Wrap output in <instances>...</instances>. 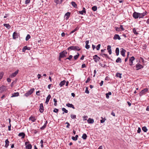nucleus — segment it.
Segmentation results:
<instances>
[{
	"mask_svg": "<svg viewBox=\"0 0 149 149\" xmlns=\"http://www.w3.org/2000/svg\"><path fill=\"white\" fill-rule=\"evenodd\" d=\"M68 50L70 51L71 50L74 51H79L81 50L80 47L77 46H71L68 47L67 49Z\"/></svg>",
	"mask_w": 149,
	"mask_h": 149,
	"instance_id": "obj_1",
	"label": "nucleus"
},
{
	"mask_svg": "<svg viewBox=\"0 0 149 149\" xmlns=\"http://www.w3.org/2000/svg\"><path fill=\"white\" fill-rule=\"evenodd\" d=\"M34 90V88L31 89L30 90L28 91L27 93L24 94V95L26 97H28L32 93Z\"/></svg>",
	"mask_w": 149,
	"mask_h": 149,
	"instance_id": "obj_2",
	"label": "nucleus"
},
{
	"mask_svg": "<svg viewBox=\"0 0 149 149\" xmlns=\"http://www.w3.org/2000/svg\"><path fill=\"white\" fill-rule=\"evenodd\" d=\"M67 53L66 50H64L63 51L59 53V55L60 57L64 58L66 57V54Z\"/></svg>",
	"mask_w": 149,
	"mask_h": 149,
	"instance_id": "obj_3",
	"label": "nucleus"
},
{
	"mask_svg": "<svg viewBox=\"0 0 149 149\" xmlns=\"http://www.w3.org/2000/svg\"><path fill=\"white\" fill-rule=\"evenodd\" d=\"M148 89L147 88H145L141 91L139 94L140 96L146 94V93L148 91Z\"/></svg>",
	"mask_w": 149,
	"mask_h": 149,
	"instance_id": "obj_4",
	"label": "nucleus"
},
{
	"mask_svg": "<svg viewBox=\"0 0 149 149\" xmlns=\"http://www.w3.org/2000/svg\"><path fill=\"white\" fill-rule=\"evenodd\" d=\"M19 71V70H17L16 71H15V72L12 73L10 76L9 77L10 78H13L15 77L17 75V74H18Z\"/></svg>",
	"mask_w": 149,
	"mask_h": 149,
	"instance_id": "obj_5",
	"label": "nucleus"
},
{
	"mask_svg": "<svg viewBox=\"0 0 149 149\" xmlns=\"http://www.w3.org/2000/svg\"><path fill=\"white\" fill-rule=\"evenodd\" d=\"M148 14V13L146 11H145L143 13H139V18H142L146 15H147Z\"/></svg>",
	"mask_w": 149,
	"mask_h": 149,
	"instance_id": "obj_6",
	"label": "nucleus"
},
{
	"mask_svg": "<svg viewBox=\"0 0 149 149\" xmlns=\"http://www.w3.org/2000/svg\"><path fill=\"white\" fill-rule=\"evenodd\" d=\"M133 16L135 19L138 18L139 17V13L136 12H134L133 14Z\"/></svg>",
	"mask_w": 149,
	"mask_h": 149,
	"instance_id": "obj_7",
	"label": "nucleus"
},
{
	"mask_svg": "<svg viewBox=\"0 0 149 149\" xmlns=\"http://www.w3.org/2000/svg\"><path fill=\"white\" fill-rule=\"evenodd\" d=\"M136 70H138L140 69L143 68V66L140 64L138 63L136 65Z\"/></svg>",
	"mask_w": 149,
	"mask_h": 149,
	"instance_id": "obj_8",
	"label": "nucleus"
},
{
	"mask_svg": "<svg viewBox=\"0 0 149 149\" xmlns=\"http://www.w3.org/2000/svg\"><path fill=\"white\" fill-rule=\"evenodd\" d=\"M135 60V58L132 56L130 57L129 59V64L130 65H132L133 64V61Z\"/></svg>",
	"mask_w": 149,
	"mask_h": 149,
	"instance_id": "obj_9",
	"label": "nucleus"
},
{
	"mask_svg": "<svg viewBox=\"0 0 149 149\" xmlns=\"http://www.w3.org/2000/svg\"><path fill=\"white\" fill-rule=\"evenodd\" d=\"M39 111L41 113H42L44 111V107L42 103H41L40 105Z\"/></svg>",
	"mask_w": 149,
	"mask_h": 149,
	"instance_id": "obj_10",
	"label": "nucleus"
},
{
	"mask_svg": "<svg viewBox=\"0 0 149 149\" xmlns=\"http://www.w3.org/2000/svg\"><path fill=\"white\" fill-rule=\"evenodd\" d=\"M64 0H54V2L56 4H61Z\"/></svg>",
	"mask_w": 149,
	"mask_h": 149,
	"instance_id": "obj_11",
	"label": "nucleus"
},
{
	"mask_svg": "<svg viewBox=\"0 0 149 149\" xmlns=\"http://www.w3.org/2000/svg\"><path fill=\"white\" fill-rule=\"evenodd\" d=\"M120 54L121 55L124 57L125 56V52H126V50L123 48H121V49H120Z\"/></svg>",
	"mask_w": 149,
	"mask_h": 149,
	"instance_id": "obj_12",
	"label": "nucleus"
},
{
	"mask_svg": "<svg viewBox=\"0 0 149 149\" xmlns=\"http://www.w3.org/2000/svg\"><path fill=\"white\" fill-rule=\"evenodd\" d=\"M113 39L114 40L118 39V40H120L121 38L118 35L116 34L114 35Z\"/></svg>",
	"mask_w": 149,
	"mask_h": 149,
	"instance_id": "obj_13",
	"label": "nucleus"
},
{
	"mask_svg": "<svg viewBox=\"0 0 149 149\" xmlns=\"http://www.w3.org/2000/svg\"><path fill=\"white\" fill-rule=\"evenodd\" d=\"M13 38L14 39H15L18 38V35L17 33L15 32L13 33Z\"/></svg>",
	"mask_w": 149,
	"mask_h": 149,
	"instance_id": "obj_14",
	"label": "nucleus"
},
{
	"mask_svg": "<svg viewBox=\"0 0 149 149\" xmlns=\"http://www.w3.org/2000/svg\"><path fill=\"white\" fill-rule=\"evenodd\" d=\"M89 42V40H86L85 41V43L86 44V45L85 46V47L87 49H89L90 47V46L89 45H88V44Z\"/></svg>",
	"mask_w": 149,
	"mask_h": 149,
	"instance_id": "obj_15",
	"label": "nucleus"
},
{
	"mask_svg": "<svg viewBox=\"0 0 149 149\" xmlns=\"http://www.w3.org/2000/svg\"><path fill=\"white\" fill-rule=\"evenodd\" d=\"M51 96L50 95H49L47 96L45 101V103L46 104H47L49 102V101L51 98Z\"/></svg>",
	"mask_w": 149,
	"mask_h": 149,
	"instance_id": "obj_16",
	"label": "nucleus"
},
{
	"mask_svg": "<svg viewBox=\"0 0 149 149\" xmlns=\"http://www.w3.org/2000/svg\"><path fill=\"white\" fill-rule=\"evenodd\" d=\"M79 13L80 14L83 15V14H86V12L85 10V9L84 8H83V10L81 11H79Z\"/></svg>",
	"mask_w": 149,
	"mask_h": 149,
	"instance_id": "obj_17",
	"label": "nucleus"
},
{
	"mask_svg": "<svg viewBox=\"0 0 149 149\" xmlns=\"http://www.w3.org/2000/svg\"><path fill=\"white\" fill-rule=\"evenodd\" d=\"M5 145L4 147L6 148H7L8 146H9V142L8 141V139H7L5 140Z\"/></svg>",
	"mask_w": 149,
	"mask_h": 149,
	"instance_id": "obj_18",
	"label": "nucleus"
},
{
	"mask_svg": "<svg viewBox=\"0 0 149 149\" xmlns=\"http://www.w3.org/2000/svg\"><path fill=\"white\" fill-rule=\"evenodd\" d=\"M107 49L108 50V52L110 54H111V46L109 45L107 46Z\"/></svg>",
	"mask_w": 149,
	"mask_h": 149,
	"instance_id": "obj_19",
	"label": "nucleus"
},
{
	"mask_svg": "<svg viewBox=\"0 0 149 149\" xmlns=\"http://www.w3.org/2000/svg\"><path fill=\"white\" fill-rule=\"evenodd\" d=\"M87 122L88 123L92 124L94 122V120L91 118H89L87 120Z\"/></svg>",
	"mask_w": 149,
	"mask_h": 149,
	"instance_id": "obj_20",
	"label": "nucleus"
},
{
	"mask_svg": "<svg viewBox=\"0 0 149 149\" xmlns=\"http://www.w3.org/2000/svg\"><path fill=\"white\" fill-rule=\"evenodd\" d=\"M19 93L18 92L12 94V95L11 96V97H17L19 96Z\"/></svg>",
	"mask_w": 149,
	"mask_h": 149,
	"instance_id": "obj_21",
	"label": "nucleus"
},
{
	"mask_svg": "<svg viewBox=\"0 0 149 149\" xmlns=\"http://www.w3.org/2000/svg\"><path fill=\"white\" fill-rule=\"evenodd\" d=\"M66 105L68 107L72 108L73 109H75V108H74V105L72 104L68 103L67 104H66Z\"/></svg>",
	"mask_w": 149,
	"mask_h": 149,
	"instance_id": "obj_22",
	"label": "nucleus"
},
{
	"mask_svg": "<svg viewBox=\"0 0 149 149\" xmlns=\"http://www.w3.org/2000/svg\"><path fill=\"white\" fill-rule=\"evenodd\" d=\"M30 49V48L29 47H27L26 46H25L22 49V51L23 52H25L26 50H29Z\"/></svg>",
	"mask_w": 149,
	"mask_h": 149,
	"instance_id": "obj_23",
	"label": "nucleus"
},
{
	"mask_svg": "<svg viewBox=\"0 0 149 149\" xmlns=\"http://www.w3.org/2000/svg\"><path fill=\"white\" fill-rule=\"evenodd\" d=\"M70 13L69 12H67L65 13V18L67 20L68 19L70 15Z\"/></svg>",
	"mask_w": 149,
	"mask_h": 149,
	"instance_id": "obj_24",
	"label": "nucleus"
},
{
	"mask_svg": "<svg viewBox=\"0 0 149 149\" xmlns=\"http://www.w3.org/2000/svg\"><path fill=\"white\" fill-rule=\"evenodd\" d=\"M6 87L5 86H2L0 87V90L3 91L6 90Z\"/></svg>",
	"mask_w": 149,
	"mask_h": 149,
	"instance_id": "obj_25",
	"label": "nucleus"
},
{
	"mask_svg": "<svg viewBox=\"0 0 149 149\" xmlns=\"http://www.w3.org/2000/svg\"><path fill=\"white\" fill-rule=\"evenodd\" d=\"M18 136H22V139H23L24 138L25 134L23 132H21L19 133L18 134Z\"/></svg>",
	"mask_w": 149,
	"mask_h": 149,
	"instance_id": "obj_26",
	"label": "nucleus"
},
{
	"mask_svg": "<svg viewBox=\"0 0 149 149\" xmlns=\"http://www.w3.org/2000/svg\"><path fill=\"white\" fill-rule=\"evenodd\" d=\"M72 6L75 8H77V4L74 1H72L71 2Z\"/></svg>",
	"mask_w": 149,
	"mask_h": 149,
	"instance_id": "obj_27",
	"label": "nucleus"
},
{
	"mask_svg": "<svg viewBox=\"0 0 149 149\" xmlns=\"http://www.w3.org/2000/svg\"><path fill=\"white\" fill-rule=\"evenodd\" d=\"M3 26L8 29H9L11 27V26L9 24H4Z\"/></svg>",
	"mask_w": 149,
	"mask_h": 149,
	"instance_id": "obj_28",
	"label": "nucleus"
},
{
	"mask_svg": "<svg viewBox=\"0 0 149 149\" xmlns=\"http://www.w3.org/2000/svg\"><path fill=\"white\" fill-rule=\"evenodd\" d=\"M65 82L66 81L65 80H63V81H61L59 84V86L61 87L65 84Z\"/></svg>",
	"mask_w": 149,
	"mask_h": 149,
	"instance_id": "obj_29",
	"label": "nucleus"
},
{
	"mask_svg": "<svg viewBox=\"0 0 149 149\" xmlns=\"http://www.w3.org/2000/svg\"><path fill=\"white\" fill-rule=\"evenodd\" d=\"M115 52L116 56H118L119 54V50L118 48H116L115 50Z\"/></svg>",
	"mask_w": 149,
	"mask_h": 149,
	"instance_id": "obj_30",
	"label": "nucleus"
},
{
	"mask_svg": "<svg viewBox=\"0 0 149 149\" xmlns=\"http://www.w3.org/2000/svg\"><path fill=\"white\" fill-rule=\"evenodd\" d=\"M29 119L32 121L33 122H34L36 120V119L35 118V117L33 116H31L29 118Z\"/></svg>",
	"mask_w": 149,
	"mask_h": 149,
	"instance_id": "obj_31",
	"label": "nucleus"
},
{
	"mask_svg": "<svg viewBox=\"0 0 149 149\" xmlns=\"http://www.w3.org/2000/svg\"><path fill=\"white\" fill-rule=\"evenodd\" d=\"M122 74L118 72H117L116 74V76L117 77H118L120 78H122L121 76Z\"/></svg>",
	"mask_w": 149,
	"mask_h": 149,
	"instance_id": "obj_32",
	"label": "nucleus"
},
{
	"mask_svg": "<svg viewBox=\"0 0 149 149\" xmlns=\"http://www.w3.org/2000/svg\"><path fill=\"white\" fill-rule=\"evenodd\" d=\"M116 62L117 63H121V59L120 58V57H118L117 59L116 60Z\"/></svg>",
	"mask_w": 149,
	"mask_h": 149,
	"instance_id": "obj_33",
	"label": "nucleus"
},
{
	"mask_svg": "<svg viewBox=\"0 0 149 149\" xmlns=\"http://www.w3.org/2000/svg\"><path fill=\"white\" fill-rule=\"evenodd\" d=\"M87 136L86 134H84L82 136V138L83 139L85 140L86 139Z\"/></svg>",
	"mask_w": 149,
	"mask_h": 149,
	"instance_id": "obj_34",
	"label": "nucleus"
},
{
	"mask_svg": "<svg viewBox=\"0 0 149 149\" xmlns=\"http://www.w3.org/2000/svg\"><path fill=\"white\" fill-rule=\"evenodd\" d=\"M93 59L94 60V61L96 63L99 61L100 59V58L99 57H98L97 58H93Z\"/></svg>",
	"mask_w": 149,
	"mask_h": 149,
	"instance_id": "obj_35",
	"label": "nucleus"
},
{
	"mask_svg": "<svg viewBox=\"0 0 149 149\" xmlns=\"http://www.w3.org/2000/svg\"><path fill=\"white\" fill-rule=\"evenodd\" d=\"M26 148L27 149H31L32 148V146L31 144H29L26 146Z\"/></svg>",
	"mask_w": 149,
	"mask_h": 149,
	"instance_id": "obj_36",
	"label": "nucleus"
},
{
	"mask_svg": "<svg viewBox=\"0 0 149 149\" xmlns=\"http://www.w3.org/2000/svg\"><path fill=\"white\" fill-rule=\"evenodd\" d=\"M79 54L78 53H77V54L74 56V58L75 60H77L79 56Z\"/></svg>",
	"mask_w": 149,
	"mask_h": 149,
	"instance_id": "obj_37",
	"label": "nucleus"
},
{
	"mask_svg": "<svg viewBox=\"0 0 149 149\" xmlns=\"http://www.w3.org/2000/svg\"><path fill=\"white\" fill-rule=\"evenodd\" d=\"M92 10L94 11H96L97 9V7L96 6H94L92 8Z\"/></svg>",
	"mask_w": 149,
	"mask_h": 149,
	"instance_id": "obj_38",
	"label": "nucleus"
},
{
	"mask_svg": "<svg viewBox=\"0 0 149 149\" xmlns=\"http://www.w3.org/2000/svg\"><path fill=\"white\" fill-rule=\"evenodd\" d=\"M142 130L145 132H146L148 130L147 129L146 126L142 127Z\"/></svg>",
	"mask_w": 149,
	"mask_h": 149,
	"instance_id": "obj_39",
	"label": "nucleus"
},
{
	"mask_svg": "<svg viewBox=\"0 0 149 149\" xmlns=\"http://www.w3.org/2000/svg\"><path fill=\"white\" fill-rule=\"evenodd\" d=\"M72 57H73V56L72 55H70L69 57L67 58H66L65 59V60H66L67 59H68L70 61H71V59H72Z\"/></svg>",
	"mask_w": 149,
	"mask_h": 149,
	"instance_id": "obj_40",
	"label": "nucleus"
},
{
	"mask_svg": "<svg viewBox=\"0 0 149 149\" xmlns=\"http://www.w3.org/2000/svg\"><path fill=\"white\" fill-rule=\"evenodd\" d=\"M62 110L64 111V112L63 113V114H64V113H67L68 112V111L64 108H62Z\"/></svg>",
	"mask_w": 149,
	"mask_h": 149,
	"instance_id": "obj_41",
	"label": "nucleus"
},
{
	"mask_svg": "<svg viewBox=\"0 0 149 149\" xmlns=\"http://www.w3.org/2000/svg\"><path fill=\"white\" fill-rule=\"evenodd\" d=\"M31 38V36L29 34H28L26 38V40H28Z\"/></svg>",
	"mask_w": 149,
	"mask_h": 149,
	"instance_id": "obj_42",
	"label": "nucleus"
},
{
	"mask_svg": "<svg viewBox=\"0 0 149 149\" xmlns=\"http://www.w3.org/2000/svg\"><path fill=\"white\" fill-rule=\"evenodd\" d=\"M100 65L103 68H105L107 67V65L105 64H102L101 63H100Z\"/></svg>",
	"mask_w": 149,
	"mask_h": 149,
	"instance_id": "obj_43",
	"label": "nucleus"
},
{
	"mask_svg": "<svg viewBox=\"0 0 149 149\" xmlns=\"http://www.w3.org/2000/svg\"><path fill=\"white\" fill-rule=\"evenodd\" d=\"M133 32L135 34L137 35L139 34V33L137 32L135 28H134L133 29Z\"/></svg>",
	"mask_w": 149,
	"mask_h": 149,
	"instance_id": "obj_44",
	"label": "nucleus"
},
{
	"mask_svg": "<svg viewBox=\"0 0 149 149\" xmlns=\"http://www.w3.org/2000/svg\"><path fill=\"white\" fill-rule=\"evenodd\" d=\"M31 132L34 134H36L37 133V131L35 130H31Z\"/></svg>",
	"mask_w": 149,
	"mask_h": 149,
	"instance_id": "obj_45",
	"label": "nucleus"
},
{
	"mask_svg": "<svg viewBox=\"0 0 149 149\" xmlns=\"http://www.w3.org/2000/svg\"><path fill=\"white\" fill-rule=\"evenodd\" d=\"M70 116L71 118L72 119H74L76 118V115H73L72 114H71Z\"/></svg>",
	"mask_w": 149,
	"mask_h": 149,
	"instance_id": "obj_46",
	"label": "nucleus"
},
{
	"mask_svg": "<svg viewBox=\"0 0 149 149\" xmlns=\"http://www.w3.org/2000/svg\"><path fill=\"white\" fill-rule=\"evenodd\" d=\"M54 101V105L55 106H56L57 105V103L56 102H57V101L56 100V99L55 98H54L53 99Z\"/></svg>",
	"mask_w": 149,
	"mask_h": 149,
	"instance_id": "obj_47",
	"label": "nucleus"
},
{
	"mask_svg": "<svg viewBox=\"0 0 149 149\" xmlns=\"http://www.w3.org/2000/svg\"><path fill=\"white\" fill-rule=\"evenodd\" d=\"M101 55L102 56H104L106 57H107L108 58L109 57L107 55L105 54H101Z\"/></svg>",
	"mask_w": 149,
	"mask_h": 149,
	"instance_id": "obj_48",
	"label": "nucleus"
},
{
	"mask_svg": "<svg viewBox=\"0 0 149 149\" xmlns=\"http://www.w3.org/2000/svg\"><path fill=\"white\" fill-rule=\"evenodd\" d=\"M85 93L87 94H89V92L88 90V87H86V88Z\"/></svg>",
	"mask_w": 149,
	"mask_h": 149,
	"instance_id": "obj_49",
	"label": "nucleus"
},
{
	"mask_svg": "<svg viewBox=\"0 0 149 149\" xmlns=\"http://www.w3.org/2000/svg\"><path fill=\"white\" fill-rule=\"evenodd\" d=\"M3 75V72H2L1 73H0V80L2 78Z\"/></svg>",
	"mask_w": 149,
	"mask_h": 149,
	"instance_id": "obj_50",
	"label": "nucleus"
},
{
	"mask_svg": "<svg viewBox=\"0 0 149 149\" xmlns=\"http://www.w3.org/2000/svg\"><path fill=\"white\" fill-rule=\"evenodd\" d=\"M101 46V45L100 44H99L96 47V49L97 50H99L100 47Z\"/></svg>",
	"mask_w": 149,
	"mask_h": 149,
	"instance_id": "obj_51",
	"label": "nucleus"
},
{
	"mask_svg": "<svg viewBox=\"0 0 149 149\" xmlns=\"http://www.w3.org/2000/svg\"><path fill=\"white\" fill-rule=\"evenodd\" d=\"M91 80V78L90 77H89L88 78L87 80L86 81V83H87L89 82Z\"/></svg>",
	"mask_w": 149,
	"mask_h": 149,
	"instance_id": "obj_52",
	"label": "nucleus"
},
{
	"mask_svg": "<svg viewBox=\"0 0 149 149\" xmlns=\"http://www.w3.org/2000/svg\"><path fill=\"white\" fill-rule=\"evenodd\" d=\"M43 140H41L40 142V143L41 144V146L42 148L43 147Z\"/></svg>",
	"mask_w": 149,
	"mask_h": 149,
	"instance_id": "obj_53",
	"label": "nucleus"
},
{
	"mask_svg": "<svg viewBox=\"0 0 149 149\" xmlns=\"http://www.w3.org/2000/svg\"><path fill=\"white\" fill-rule=\"evenodd\" d=\"M46 125H44L42 127H41L40 128V129L41 130H43L45 128V127H46Z\"/></svg>",
	"mask_w": 149,
	"mask_h": 149,
	"instance_id": "obj_54",
	"label": "nucleus"
},
{
	"mask_svg": "<svg viewBox=\"0 0 149 149\" xmlns=\"http://www.w3.org/2000/svg\"><path fill=\"white\" fill-rule=\"evenodd\" d=\"M72 139L74 141H76V140H77V138H76V137H74L73 136H72Z\"/></svg>",
	"mask_w": 149,
	"mask_h": 149,
	"instance_id": "obj_55",
	"label": "nucleus"
},
{
	"mask_svg": "<svg viewBox=\"0 0 149 149\" xmlns=\"http://www.w3.org/2000/svg\"><path fill=\"white\" fill-rule=\"evenodd\" d=\"M30 0H26L25 2V4H27L30 2Z\"/></svg>",
	"mask_w": 149,
	"mask_h": 149,
	"instance_id": "obj_56",
	"label": "nucleus"
},
{
	"mask_svg": "<svg viewBox=\"0 0 149 149\" xmlns=\"http://www.w3.org/2000/svg\"><path fill=\"white\" fill-rule=\"evenodd\" d=\"M115 28L116 31H120V28H118L116 26V27H115Z\"/></svg>",
	"mask_w": 149,
	"mask_h": 149,
	"instance_id": "obj_57",
	"label": "nucleus"
},
{
	"mask_svg": "<svg viewBox=\"0 0 149 149\" xmlns=\"http://www.w3.org/2000/svg\"><path fill=\"white\" fill-rule=\"evenodd\" d=\"M58 111V109L55 108L53 110V112L55 113H57Z\"/></svg>",
	"mask_w": 149,
	"mask_h": 149,
	"instance_id": "obj_58",
	"label": "nucleus"
},
{
	"mask_svg": "<svg viewBox=\"0 0 149 149\" xmlns=\"http://www.w3.org/2000/svg\"><path fill=\"white\" fill-rule=\"evenodd\" d=\"M66 124H67V125L66 126V127L67 128H69V126H70V124H69V123H68V122H67L66 123H65Z\"/></svg>",
	"mask_w": 149,
	"mask_h": 149,
	"instance_id": "obj_59",
	"label": "nucleus"
},
{
	"mask_svg": "<svg viewBox=\"0 0 149 149\" xmlns=\"http://www.w3.org/2000/svg\"><path fill=\"white\" fill-rule=\"evenodd\" d=\"M120 29H121L122 31H124L125 30L122 25H120Z\"/></svg>",
	"mask_w": 149,
	"mask_h": 149,
	"instance_id": "obj_60",
	"label": "nucleus"
},
{
	"mask_svg": "<svg viewBox=\"0 0 149 149\" xmlns=\"http://www.w3.org/2000/svg\"><path fill=\"white\" fill-rule=\"evenodd\" d=\"M11 125L10 124H9V125L8 126V130L9 131H10L11 130Z\"/></svg>",
	"mask_w": 149,
	"mask_h": 149,
	"instance_id": "obj_61",
	"label": "nucleus"
},
{
	"mask_svg": "<svg viewBox=\"0 0 149 149\" xmlns=\"http://www.w3.org/2000/svg\"><path fill=\"white\" fill-rule=\"evenodd\" d=\"M86 66L85 64H82V66H81V68H86Z\"/></svg>",
	"mask_w": 149,
	"mask_h": 149,
	"instance_id": "obj_62",
	"label": "nucleus"
},
{
	"mask_svg": "<svg viewBox=\"0 0 149 149\" xmlns=\"http://www.w3.org/2000/svg\"><path fill=\"white\" fill-rule=\"evenodd\" d=\"M105 120H106V119L105 118L104 119H103L101 120H100V122L101 123H103L105 121Z\"/></svg>",
	"mask_w": 149,
	"mask_h": 149,
	"instance_id": "obj_63",
	"label": "nucleus"
},
{
	"mask_svg": "<svg viewBox=\"0 0 149 149\" xmlns=\"http://www.w3.org/2000/svg\"><path fill=\"white\" fill-rule=\"evenodd\" d=\"M141 131V128L139 127H138V130H137V132L138 133H140Z\"/></svg>",
	"mask_w": 149,
	"mask_h": 149,
	"instance_id": "obj_64",
	"label": "nucleus"
}]
</instances>
